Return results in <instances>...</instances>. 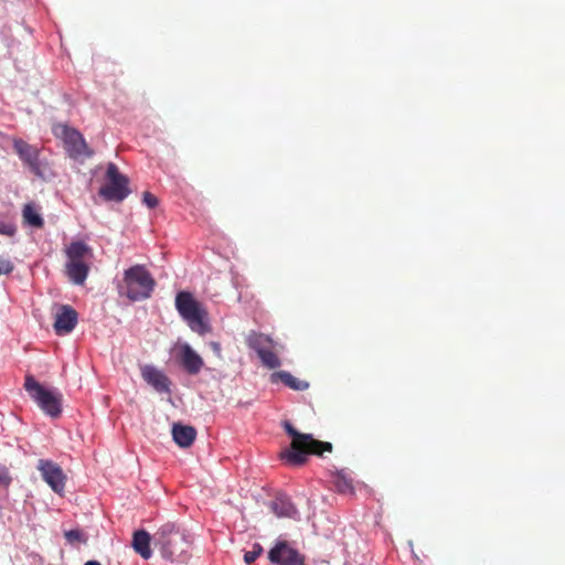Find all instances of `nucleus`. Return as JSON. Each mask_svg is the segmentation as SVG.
Returning a JSON list of instances; mask_svg holds the SVG:
<instances>
[{
    "mask_svg": "<svg viewBox=\"0 0 565 565\" xmlns=\"http://www.w3.org/2000/svg\"><path fill=\"white\" fill-rule=\"evenodd\" d=\"M153 542L161 556L172 564H186L191 558L190 536L174 523L161 525L153 534Z\"/></svg>",
    "mask_w": 565,
    "mask_h": 565,
    "instance_id": "nucleus-1",
    "label": "nucleus"
},
{
    "mask_svg": "<svg viewBox=\"0 0 565 565\" xmlns=\"http://www.w3.org/2000/svg\"><path fill=\"white\" fill-rule=\"evenodd\" d=\"M284 428L292 438L290 448L281 454L289 465L302 466L308 455L321 456L326 451H332L330 443L317 440L310 434L299 433L289 422L284 423Z\"/></svg>",
    "mask_w": 565,
    "mask_h": 565,
    "instance_id": "nucleus-2",
    "label": "nucleus"
},
{
    "mask_svg": "<svg viewBox=\"0 0 565 565\" xmlns=\"http://www.w3.org/2000/svg\"><path fill=\"white\" fill-rule=\"evenodd\" d=\"M156 280L143 265H134L124 271L118 284V294L130 301H142L151 297Z\"/></svg>",
    "mask_w": 565,
    "mask_h": 565,
    "instance_id": "nucleus-3",
    "label": "nucleus"
},
{
    "mask_svg": "<svg viewBox=\"0 0 565 565\" xmlns=\"http://www.w3.org/2000/svg\"><path fill=\"white\" fill-rule=\"evenodd\" d=\"M175 308L192 331L201 335L211 331L206 310L194 299L191 292H178Z\"/></svg>",
    "mask_w": 565,
    "mask_h": 565,
    "instance_id": "nucleus-4",
    "label": "nucleus"
},
{
    "mask_svg": "<svg viewBox=\"0 0 565 565\" xmlns=\"http://www.w3.org/2000/svg\"><path fill=\"white\" fill-rule=\"evenodd\" d=\"M23 387L43 413L52 418H57L61 415L63 399L61 393L44 387L32 374L25 375Z\"/></svg>",
    "mask_w": 565,
    "mask_h": 565,
    "instance_id": "nucleus-5",
    "label": "nucleus"
},
{
    "mask_svg": "<svg viewBox=\"0 0 565 565\" xmlns=\"http://www.w3.org/2000/svg\"><path fill=\"white\" fill-rule=\"evenodd\" d=\"M106 179L107 183L98 191L106 201L121 202L129 195V180L119 172L118 167L113 162L107 166Z\"/></svg>",
    "mask_w": 565,
    "mask_h": 565,
    "instance_id": "nucleus-6",
    "label": "nucleus"
},
{
    "mask_svg": "<svg viewBox=\"0 0 565 565\" xmlns=\"http://www.w3.org/2000/svg\"><path fill=\"white\" fill-rule=\"evenodd\" d=\"M53 132L57 138L63 140L65 150L70 157L76 159L93 156V151L88 149L84 137L78 130L66 125H56L53 128Z\"/></svg>",
    "mask_w": 565,
    "mask_h": 565,
    "instance_id": "nucleus-7",
    "label": "nucleus"
},
{
    "mask_svg": "<svg viewBox=\"0 0 565 565\" xmlns=\"http://www.w3.org/2000/svg\"><path fill=\"white\" fill-rule=\"evenodd\" d=\"M43 480L57 494H62L65 489L66 476L63 469L54 461L40 459L36 465Z\"/></svg>",
    "mask_w": 565,
    "mask_h": 565,
    "instance_id": "nucleus-8",
    "label": "nucleus"
},
{
    "mask_svg": "<svg viewBox=\"0 0 565 565\" xmlns=\"http://www.w3.org/2000/svg\"><path fill=\"white\" fill-rule=\"evenodd\" d=\"M268 558L277 565H305L303 556L286 542L277 543L268 553Z\"/></svg>",
    "mask_w": 565,
    "mask_h": 565,
    "instance_id": "nucleus-9",
    "label": "nucleus"
},
{
    "mask_svg": "<svg viewBox=\"0 0 565 565\" xmlns=\"http://www.w3.org/2000/svg\"><path fill=\"white\" fill-rule=\"evenodd\" d=\"M77 312L67 305L60 307L54 321V331L57 335L68 334L77 323Z\"/></svg>",
    "mask_w": 565,
    "mask_h": 565,
    "instance_id": "nucleus-10",
    "label": "nucleus"
},
{
    "mask_svg": "<svg viewBox=\"0 0 565 565\" xmlns=\"http://www.w3.org/2000/svg\"><path fill=\"white\" fill-rule=\"evenodd\" d=\"M142 379L159 393H170L171 381L159 369L153 365H143L141 367Z\"/></svg>",
    "mask_w": 565,
    "mask_h": 565,
    "instance_id": "nucleus-11",
    "label": "nucleus"
},
{
    "mask_svg": "<svg viewBox=\"0 0 565 565\" xmlns=\"http://www.w3.org/2000/svg\"><path fill=\"white\" fill-rule=\"evenodd\" d=\"M178 360L191 375L198 374L204 365L203 359L188 343L180 347Z\"/></svg>",
    "mask_w": 565,
    "mask_h": 565,
    "instance_id": "nucleus-12",
    "label": "nucleus"
},
{
    "mask_svg": "<svg viewBox=\"0 0 565 565\" xmlns=\"http://www.w3.org/2000/svg\"><path fill=\"white\" fill-rule=\"evenodd\" d=\"M13 147L20 159L31 169V171L39 174V150L21 139L15 140Z\"/></svg>",
    "mask_w": 565,
    "mask_h": 565,
    "instance_id": "nucleus-13",
    "label": "nucleus"
},
{
    "mask_svg": "<svg viewBox=\"0 0 565 565\" xmlns=\"http://www.w3.org/2000/svg\"><path fill=\"white\" fill-rule=\"evenodd\" d=\"M270 509L278 518L297 519L298 510L290 498L284 494L275 497L270 502Z\"/></svg>",
    "mask_w": 565,
    "mask_h": 565,
    "instance_id": "nucleus-14",
    "label": "nucleus"
},
{
    "mask_svg": "<svg viewBox=\"0 0 565 565\" xmlns=\"http://www.w3.org/2000/svg\"><path fill=\"white\" fill-rule=\"evenodd\" d=\"M172 437L178 446L181 448L190 447L196 437V430L194 427L182 424H173Z\"/></svg>",
    "mask_w": 565,
    "mask_h": 565,
    "instance_id": "nucleus-15",
    "label": "nucleus"
},
{
    "mask_svg": "<svg viewBox=\"0 0 565 565\" xmlns=\"http://www.w3.org/2000/svg\"><path fill=\"white\" fill-rule=\"evenodd\" d=\"M150 534L145 530H138L132 535V547L142 558L149 559L152 555L150 548Z\"/></svg>",
    "mask_w": 565,
    "mask_h": 565,
    "instance_id": "nucleus-16",
    "label": "nucleus"
},
{
    "mask_svg": "<svg viewBox=\"0 0 565 565\" xmlns=\"http://www.w3.org/2000/svg\"><path fill=\"white\" fill-rule=\"evenodd\" d=\"M270 382L273 384L281 382L286 386H288L289 388H291L294 391H305L309 387L308 382L295 377L292 374H290L287 371L274 372L270 375Z\"/></svg>",
    "mask_w": 565,
    "mask_h": 565,
    "instance_id": "nucleus-17",
    "label": "nucleus"
},
{
    "mask_svg": "<svg viewBox=\"0 0 565 565\" xmlns=\"http://www.w3.org/2000/svg\"><path fill=\"white\" fill-rule=\"evenodd\" d=\"M246 344L259 354V352L273 347V340L264 333L250 331L246 337Z\"/></svg>",
    "mask_w": 565,
    "mask_h": 565,
    "instance_id": "nucleus-18",
    "label": "nucleus"
},
{
    "mask_svg": "<svg viewBox=\"0 0 565 565\" xmlns=\"http://www.w3.org/2000/svg\"><path fill=\"white\" fill-rule=\"evenodd\" d=\"M88 264H66V274L76 285H83L88 276Z\"/></svg>",
    "mask_w": 565,
    "mask_h": 565,
    "instance_id": "nucleus-19",
    "label": "nucleus"
},
{
    "mask_svg": "<svg viewBox=\"0 0 565 565\" xmlns=\"http://www.w3.org/2000/svg\"><path fill=\"white\" fill-rule=\"evenodd\" d=\"M333 484L339 493L353 494L354 486L352 477L344 470L338 471L333 477Z\"/></svg>",
    "mask_w": 565,
    "mask_h": 565,
    "instance_id": "nucleus-20",
    "label": "nucleus"
},
{
    "mask_svg": "<svg viewBox=\"0 0 565 565\" xmlns=\"http://www.w3.org/2000/svg\"><path fill=\"white\" fill-rule=\"evenodd\" d=\"M22 216L24 223L35 228H42L44 226V220L39 213L34 204H25L22 210Z\"/></svg>",
    "mask_w": 565,
    "mask_h": 565,
    "instance_id": "nucleus-21",
    "label": "nucleus"
},
{
    "mask_svg": "<svg viewBox=\"0 0 565 565\" xmlns=\"http://www.w3.org/2000/svg\"><path fill=\"white\" fill-rule=\"evenodd\" d=\"M67 258H92V248L82 241L72 242L66 248Z\"/></svg>",
    "mask_w": 565,
    "mask_h": 565,
    "instance_id": "nucleus-22",
    "label": "nucleus"
},
{
    "mask_svg": "<svg viewBox=\"0 0 565 565\" xmlns=\"http://www.w3.org/2000/svg\"><path fill=\"white\" fill-rule=\"evenodd\" d=\"M260 359L264 366L268 369H277L280 366L281 362L278 355L271 350V348H268L264 350L263 352H259L257 354Z\"/></svg>",
    "mask_w": 565,
    "mask_h": 565,
    "instance_id": "nucleus-23",
    "label": "nucleus"
},
{
    "mask_svg": "<svg viewBox=\"0 0 565 565\" xmlns=\"http://www.w3.org/2000/svg\"><path fill=\"white\" fill-rule=\"evenodd\" d=\"M262 552L263 547L258 543L254 544L253 550L246 552L244 555L245 563L248 565L252 564L262 554Z\"/></svg>",
    "mask_w": 565,
    "mask_h": 565,
    "instance_id": "nucleus-24",
    "label": "nucleus"
},
{
    "mask_svg": "<svg viewBox=\"0 0 565 565\" xmlns=\"http://www.w3.org/2000/svg\"><path fill=\"white\" fill-rule=\"evenodd\" d=\"M65 539L71 544L75 542H86V539L84 537V534L81 530H70L65 532Z\"/></svg>",
    "mask_w": 565,
    "mask_h": 565,
    "instance_id": "nucleus-25",
    "label": "nucleus"
},
{
    "mask_svg": "<svg viewBox=\"0 0 565 565\" xmlns=\"http://www.w3.org/2000/svg\"><path fill=\"white\" fill-rule=\"evenodd\" d=\"M142 202L149 207V209H154L158 204H159V201L157 199L156 195H153L152 193L150 192H143V195H142Z\"/></svg>",
    "mask_w": 565,
    "mask_h": 565,
    "instance_id": "nucleus-26",
    "label": "nucleus"
},
{
    "mask_svg": "<svg viewBox=\"0 0 565 565\" xmlns=\"http://www.w3.org/2000/svg\"><path fill=\"white\" fill-rule=\"evenodd\" d=\"M12 481L9 470L4 466H0V484L8 487Z\"/></svg>",
    "mask_w": 565,
    "mask_h": 565,
    "instance_id": "nucleus-27",
    "label": "nucleus"
},
{
    "mask_svg": "<svg viewBox=\"0 0 565 565\" xmlns=\"http://www.w3.org/2000/svg\"><path fill=\"white\" fill-rule=\"evenodd\" d=\"M14 266L9 259L0 258V275H8L13 270Z\"/></svg>",
    "mask_w": 565,
    "mask_h": 565,
    "instance_id": "nucleus-28",
    "label": "nucleus"
},
{
    "mask_svg": "<svg viewBox=\"0 0 565 565\" xmlns=\"http://www.w3.org/2000/svg\"><path fill=\"white\" fill-rule=\"evenodd\" d=\"M17 232V227L10 223H0V234L7 236H13Z\"/></svg>",
    "mask_w": 565,
    "mask_h": 565,
    "instance_id": "nucleus-29",
    "label": "nucleus"
},
{
    "mask_svg": "<svg viewBox=\"0 0 565 565\" xmlns=\"http://www.w3.org/2000/svg\"><path fill=\"white\" fill-rule=\"evenodd\" d=\"M87 258H67L66 264H87Z\"/></svg>",
    "mask_w": 565,
    "mask_h": 565,
    "instance_id": "nucleus-30",
    "label": "nucleus"
},
{
    "mask_svg": "<svg viewBox=\"0 0 565 565\" xmlns=\"http://www.w3.org/2000/svg\"><path fill=\"white\" fill-rule=\"evenodd\" d=\"M211 347L213 351L220 356L221 355V344L218 342H211Z\"/></svg>",
    "mask_w": 565,
    "mask_h": 565,
    "instance_id": "nucleus-31",
    "label": "nucleus"
},
{
    "mask_svg": "<svg viewBox=\"0 0 565 565\" xmlns=\"http://www.w3.org/2000/svg\"><path fill=\"white\" fill-rule=\"evenodd\" d=\"M84 565H102V564L97 561H87Z\"/></svg>",
    "mask_w": 565,
    "mask_h": 565,
    "instance_id": "nucleus-32",
    "label": "nucleus"
}]
</instances>
